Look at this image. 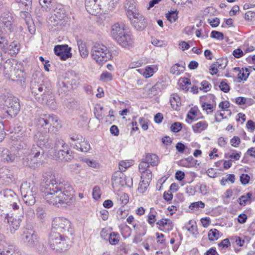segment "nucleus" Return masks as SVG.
<instances>
[{"instance_id":"nucleus-1","label":"nucleus","mask_w":255,"mask_h":255,"mask_svg":"<svg viewBox=\"0 0 255 255\" xmlns=\"http://www.w3.org/2000/svg\"><path fill=\"white\" fill-rule=\"evenodd\" d=\"M58 175L49 170L43 174V183L41 187L44 193V199L49 204L59 207L63 204L68 205L72 198V186L67 183H63L58 180Z\"/></svg>"},{"instance_id":"nucleus-2","label":"nucleus","mask_w":255,"mask_h":255,"mask_svg":"<svg viewBox=\"0 0 255 255\" xmlns=\"http://www.w3.org/2000/svg\"><path fill=\"white\" fill-rule=\"evenodd\" d=\"M34 211L29 209L26 211L25 216H22L23 219H25L26 225L22 230L21 235L22 241L29 247H33L35 241L37 239L36 233L33 230V227L31 221L34 218Z\"/></svg>"},{"instance_id":"nucleus-3","label":"nucleus","mask_w":255,"mask_h":255,"mask_svg":"<svg viewBox=\"0 0 255 255\" xmlns=\"http://www.w3.org/2000/svg\"><path fill=\"white\" fill-rule=\"evenodd\" d=\"M15 48L16 43L13 41L9 45H7L2 49L5 53L9 55V58L6 61L4 65V73L13 81L16 77V60L14 58L16 56Z\"/></svg>"},{"instance_id":"nucleus-4","label":"nucleus","mask_w":255,"mask_h":255,"mask_svg":"<svg viewBox=\"0 0 255 255\" xmlns=\"http://www.w3.org/2000/svg\"><path fill=\"white\" fill-rule=\"evenodd\" d=\"M36 126L55 133L61 127L57 117L54 115L43 114L35 119Z\"/></svg>"},{"instance_id":"nucleus-5","label":"nucleus","mask_w":255,"mask_h":255,"mask_svg":"<svg viewBox=\"0 0 255 255\" xmlns=\"http://www.w3.org/2000/svg\"><path fill=\"white\" fill-rule=\"evenodd\" d=\"M79 78L73 71L65 73L64 80L58 83V92L59 95L66 94L70 89L76 88L79 85Z\"/></svg>"},{"instance_id":"nucleus-6","label":"nucleus","mask_w":255,"mask_h":255,"mask_svg":"<svg viewBox=\"0 0 255 255\" xmlns=\"http://www.w3.org/2000/svg\"><path fill=\"white\" fill-rule=\"evenodd\" d=\"M23 150L20 151H17V154H18L19 158L23 154L24 157L22 158V164L24 166H28L30 168H35L40 165V162L38 161V157L41 155V149L38 147H32L30 152L27 149V153H23Z\"/></svg>"},{"instance_id":"nucleus-7","label":"nucleus","mask_w":255,"mask_h":255,"mask_svg":"<svg viewBox=\"0 0 255 255\" xmlns=\"http://www.w3.org/2000/svg\"><path fill=\"white\" fill-rule=\"evenodd\" d=\"M92 58L99 65H103L110 60L112 55L108 47L101 43H95L91 50Z\"/></svg>"},{"instance_id":"nucleus-8","label":"nucleus","mask_w":255,"mask_h":255,"mask_svg":"<svg viewBox=\"0 0 255 255\" xmlns=\"http://www.w3.org/2000/svg\"><path fill=\"white\" fill-rule=\"evenodd\" d=\"M50 248L56 252H64L70 248L69 239L60 233H50L49 236Z\"/></svg>"},{"instance_id":"nucleus-9","label":"nucleus","mask_w":255,"mask_h":255,"mask_svg":"<svg viewBox=\"0 0 255 255\" xmlns=\"http://www.w3.org/2000/svg\"><path fill=\"white\" fill-rule=\"evenodd\" d=\"M13 22V18L9 12L4 13L0 16V48L1 49L7 45V40L3 35L2 29L5 31H11Z\"/></svg>"},{"instance_id":"nucleus-10","label":"nucleus","mask_w":255,"mask_h":255,"mask_svg":"<svg viewBox=\"0 0 255 255\" xmlns=\"http://www.w3.org/2000/svg\"><path fill=\"white\" fill-rule=\"evenodd\" d=\"M20 192L25 203L29 206L35 203V195L37 192V188L33 183L23 182L20 186Z\"/></svg>"},{"instance_id":"nucleus-11","label":"nucleus","mask_w":255,"mask_h":255,"mask_svg":"<svg viewBox=\"0 0 255 255\" xmlns=\"http://www.w3.org/2000/svg\"><path fill=\"white\" fill-rule=\"evenodd\" d=\"M30 88L31 92L35 96H40L44 100L47 95H50L51 93L50 87L48 86L47 83L41 80L39 78L37 80L34 79L31 82ZM36 99L40 100L39 97H36Z\"/></svg>"},{"instance_id":"nucleus-12","label":"nucleus","mask_w":255,"mask_h":255,"mask_svg":"<svg viewBox=\"0 0 255 255\" xmlns=\"http://www.w3.org/2000/svg\"><path fill=\"white\" fill-rule=\"evenodd\" d=\"M69 232L70 234L73 233L71 228V223L67 219L63 217H55L52 221V228L50 233H64Z\"/></svg>"},{"instance_id":"nucleus-13","label":"nucleus","mask_w":255,"mask_h":255,"mask_svg":"<svg viewBox=\"0 0 255 255\" xmlns=\"http://www.w3.org/2000/svg\"><path fill=\"white\" fill-rule=\"evenodd\" d=\"M17 151H20V150H23L22 153H27L28 134L26 129L21 126L17 127Z\"/></svg>"},{"instance_id":"nucleus-14","label":"nucleus","mask_w":255,"mask_h":255,"mask_svg":"<svg viewBox=\"0 0 255 255\" xmlns=\"http://www.w3.org/2000/svg\"><path fill=\"white\" fill-rule=\"evenodd\" d=\"M18 6L23 9L20 12V16L23 19L26 24H31L32 19L31 18L29 11L31 8L32 0H17Z\"/></svg>"},{"instance_id":"nucleus-15","label":"nucleus","mask_w":255,"mask_h":255,"mask_svg":"<svg viewBox=\"0 0 255 255\" xmlns=\"http://www.w3.org/2000/svg\"><path fill=\"white\" fill-rule=\"evenodd\" d=\"M128 18L132 25L137 30L141 31L143 30L147 25L146 19L138 12Z\"/></svg>"},{"instance_id":"nucleus-16","label":"nucleus","mask_w":255,"mask_h":255,"mask_svg":"<svg viewBox=\"0 0 255 255\" xmlns=\"http://www.w3.org/2000/svg\"><path fill=\"white\" fill-rule=\"evenodd\" d=\"M71 48L68 45H57L54 48V52L55 55L59 57L62 60L65 61L72 56Z\"/></svg>"},{"instance_id":"nucleus-17","label":"nucleus","mask_w":255,"mask_h":255,"mask_svg":"<svg viewBox=\"0 0 255 255\" xmlns=\"http://www.w3.org/2000/svg\"><path fill=\"white\" fill-rule=\"evenodd\" d=\"M35 141L36 142V146L34 145L33 147H38L40 148L41 151H42V147H50L51 144L48 142L49 136L46 134H43L40 132H38L35 134L34 137ZM43 153V151H42Z\"/></svg>"},{"instance_id":"nucleus-18","label":"nucleus","mask_w":255,"mask_h":255,"mask_svg":"<svg viewBox=\"0 0 255 255\" xmlns=\"http://www.w3.org/2000/svg\"><path fill=\"white\" fill-rule=\"evenodd\" d=\"M125 174L122 171H117L113 175L112 183L113 188L125 186Z\"/></svg>"},{"instance_id":"nucleus-19","label":"nucleus","mask_w":255,"mask_h":255,"mask_svg":"<svg viewBox=\"0 0 255 255\" xmlns=\"http://www.w3.org/2000/svg\"><path fill=\"white\" fill-rule=\"evenodd\" d=\"M126 26L124 23H117L114 24L112 27L111 36L112 38L116 40L120 36L125 34L127 30Z\"/></svg>"},{"instance_id":"nucleus-20","label":"nucleus","mask_w":255,"mask_h":255,"mask_svg":"<svg viewBox=\"0 0 255 255\" xmlns=\"http://www.w3.org/2000/svg\"><path fill=\"white\" fill-rule=\"evenodd\" d=\"M122 47H126L132 44L133 41L130 34H129L127 30L121 36L117 38L115 40Z\"/></svg>"},{"instance_id":"nucleus-21","label":"nucleus","mask_w":255,"mask_h":255,"mask_svg":"<svg viewBox=\"0 0 255 255\" xmlns=\"http://www.w3.org/2000/svg\"><path fill=\"white\" fill-rule=\"evenodd\" d=\"M16 101L8 97L5 101V105L7 107V113L11 118L16 117Z\"/></svg>"},{"instance_id":"nucleus-22","label":"nucleus","mask_w":255,"mask_h":255,"mask_svg":"<svg viewBox=\"0 0 255 255\" xmlns=\"http://www.w3.org/2000/svg\"><path fill=\"white\" fill-rule=\"evenodd\" d=\"M125 6L128 18L137 13L134 0H126Z\"/></svg>"},{"instance_id":"nucleus-23","label":"nucleus","mask_w":255,"mask_h":255,"mask_svg":"<svg viewBox=\"0 0 255 255\" xmlns=\"http://www.w3.org/2000/svg\"><path fill=\"white\" fill-rule=\"evenodd\" d=\"M53 13L57 20H62L67 16L66 11L62 5H58L54 10Z\"/></svg>"},{"instance_id":"nucleus-24","label":"nucleus","mask_w":255,"mask_h":255,"mask_svg":"<svg viewBox=\"0 0 255 255\" xmlns=\"http://www.w3.org/2000/svg\"><path fill=\"white\" fill-rule=\"evenodd\" d=\"M170 103L172 109L176 111L180 109L181 102L179 97L176 94H173L170 97Z\"/></svg>"},{"instance_id":"nucleus-25","label":"nucleus","mask_w":255,"mask_h":255,"mask_svg":"<svg viewBox=\"0 0 255 255\" xmlns=\"http://www.w3.org/2000/svg\"><path fill=\"white\" fill-rule=\"evenodd\" d=\"M144 160L152 166H157L159 163L158 157L153 153L146 154Z\"/></svg>"},{"instance_id":"nucleus-26","label":"nucleus","mask_w":255,"mask_h":255,"mask_svg":"<svg viewBox=\"0 0 255 255\" xmlns=\"http://www.w3.org/2000/svg\"><path fill=\"white\" fill-rule=\"evenodd\" d=\"M77 44L81 56L83 58L87 57L88 55L89 51L87 48L85 43L81 40H79L77 41Z\"/></svg>"},{"instance_id":"nucleus-27","label":"nucleus","mask_w":255,"mask_h":255,"mask_svg":"<svg viewBox=\"0 0 255 255\" xmlns=\"http://www.w3.org/2000/svg\"><path fill=\"white\" fill-rule=\"evenodd\" d=\"M163 82H157L153 86H152L148 91V95L150 97L156 95L158 94V90L163 89Z\"/></svg>"},{"instance_id":"nucleus-28","label":"nucleus","mask_w":255,"mask_h":255,"mask_svg":"<svg viewBox=\"0 0 255 255\" xmlns=\"http://www.w3.org/2000/svg\"><path fill=\"white\" fill-rule=\"evenodd\" d=\"M184 228L193 235L197 233V227L194 221L190 220L185 226Z\"/></svg>"},{"instance_id":"nucleus-29","label":"nucleus","mask_w":255,"mask_h":255,"mask_svg":"<svg viewBox=\"0 0 255 255\" xmlns=\"http://www.w3.org/2000/svg\"><path fill=\"white\" fill-rule=\"evenodd\" d=\"M74 147L80 151L85 152L89 151L91 148L89 142L84 140L83 141L82 140L78 145H75Z\"/></svg>"},{"instance_id":"nucleus-30","label":"nucleus","mask_w":255,"mask_h":255,"mask_svg":"<svg viewBox=\"0 0 255 255\" xmlns=\"http://www.w3.org/2000/svg\"><path fill=\"white\" fill-rule=\"evenodd\" d=\"M208 124L205 121H201L192 126L193 130L195 132H200L206 129Z\"/></svg>"},{"instance_id":"nucleus-31","label":"nucleus","mask_w":255,"mask_h":255,"mask_svg":"<svg viewBox=\"0 0 255 255\" xmlns=\"http://www.w3.org/2000/svg\"><path fill=\"white\" fill-rule=\"evenodd\" d=\"M120 235L117 232H113L111 233L109 237V241L111 245L118 244L120 241Z\"/></svg>"},{"instance_id":"nucleus-32","label":"nucleus","mask_w":255,"mask_h":255,"mask_svg":"<svg viewBox=\"0 0 255 255\" xmlns=\"http://www.w3.org/2000/svg\"><path fill=\"white\" fill-rule=\"evenodd\" d=\"M219 237V231L216 229H211L208 233V238L210 241L217 240Z\"/></svg>"},{"instance_id":"nucleus-33","label":"nucleus","mask_w":255,"mask_h":255,"mask_svg":"<svg viewBox=\"0 0 255 255\" xmlns=\"http://www.w3.org/2000/svg\"><path fill=\"white\" fill-rule=\"evenodd\" d=\"M2 158L7 162H13L15 158L14 154L11 153L8 150L3 151Z\"/></svg>"},{"instance_id":"nucleus-34","label":"nucleus","mask_w":255,"mask_h":255,"mask_svg":"<svg viewBox=\"0 0 255 255\" xmlns=\"http://www.w3.org/2000/svg\"><path fill=\"white\" fill-rule=\"evenodd\" d=\"M149 183L148 181L141 179L137 189L138 192L141 193H144L148 187Z\"/></svg>"},{"instance_id":"nucleus-35","label":"nucleus","mask_w":255,"mask_h":255,"mask_svg":"<svg viewBox=\"0 0 255 255\" xmlns=\"http://www.w3.org/2000/svg\"><path fill=\"white\" fill-rule=\"evenodd\" d=\"M205 204L201 201L193 202L191 203L189 206V208L191 210H198L200 208H204Z\"/></svg>"},{"instance_id":"nucleus-36","label":"nucleus","mask_w":255,"mask_h":255,"mask_svg":"<svg viewBox=\"0 0 255 255\" xmlns=\"http://www.w3.org/2000/svg\"><path fill=\"white\" fill-rule=\"evenodd\" d=\"M166 17L171 23L175 22L178 18L176 10L171 11L166 14Z\"/></svg>"},{"instance_id":"nucleus-37","label":"nucleus","mask_w":255,"mask_h":255,"mask_svg":"<svg viewBox=\"0 0 255 255\" xmlns=\"http://www.w3.org/2000/svg\"><path fill=\"white\" fill-rule=\"evenodd\" d=\"M141 179H143L150 182L152 174L150 170L141 171Z\"/></svg>"},{"instance_id":"nucleus-38","label":"nucleus","mask_w":255,"mask_h":255,"mask_svg":"<svg viewBox=\"0 0 255 255\" xmlns=\"http://www.w3.org/2000/svg\"><path fill=\"white\" fill-rule=\"evenodd\" d=\"M154 73V69L152 66H147L146 67L143 73V76L146 78L151 77Z\"/></svg>"},{"instance_id":"nucleus-39","label":"nucleus","mask_w":255,"mask_h":255,"mask_svg":"<svg viewBox=\"0 0 255 255\" xmlns=\"http://www.w3.org/2000/svg\"><path fill=\"white\" fill-rule=\"evenodd\" d=\"M196 115V110L193 108H191L187 115V119H186V122L189 124H191V122H190L188 120H194L195 119V116Z\"/></svg>"},{"instance_id":"nucleus-40","label":"nucleus","mask_w":255,"mask_h":255,"mask_svg":"<svg viewBox=\"0 0 255 255\" xmlns=\"http://www.w3.org/2000/svg\"><path fill=\"white\" fill-rule=\"evenodd\" d=\"M112 79V75L108 72H104L100 76V80L105 82H109Z\"/></svg>"},{"instance_id":"nucleus-41","label":"nucleus","mask_w":255,"mask_h":255,"mask_svg":"<svg viewBox=\"0 0 255 255\" xmlns=\"http://www.w3.org/2000/svg\"><path fill=\"white\" fill-rule=\"evenodd\" d=\"M65 106L68 109H74L77 105L76 101L73 98H70L65 101Z\"/></svg>"},{"instance_id":"nucleus-42","label":"nucleus","mask_w":255,"mask_h":255,"mask_svg":"<svg viewBox=\"0 0 255 255\" xmlns=\"http://www.w3.org/2000/svg\"><path fill=\"white\" fill-rule=\"evenodd\" d=\"M119 200L123 206L126 205L129 201V197L127 194L122 193L119 195Z\"/></svg>"},{"instance_id":"nucleus-43","label":"nucleus","mask_w":255,"mask_h":255,"mask_svg":"<svg viewBox=\"0 0 255 255\" xmlns=\"http://www.w3.org/2000/svg\"><path fill=\"white\" fill-rule=\"evenodd\" d=\"M81 167L78 163L70 164L67 165L68 170L71 172L79 173L80 171L79 168Z\"/></svg>"},{"instance_id":"nucleus-44","label":"nucleus","mask_w":255,"mask_h":255,"mask_svg":"<svg viewBox=\"0 0 255 255\" xmlns=\"http://www.w3.org/2000/svg\"><path fill=\"white\" fill-rule=\"evenodd\" d=\"M182 124L179 122H175L170 127L171 130L173 132H178L182 128Z\"/></svg>"},{"instance_id":"nucleus-45","label":"nucleus","mask_w":255,"mask_h":255,"mask_svg":"<svg viewBox=\"0 0 255 255\" xmlns=\"http://www.w3.org/2000/svg\"><path fill=\"white\" fill-rule=\"evenodd\" d=\"M201 87L200 88L201 90H203L205 92L209 91L211 88V85L206 80H204L201 83Z\"/></svg>"},{"instance_id":"nucleus-46","label":"nucleus","mask_w":255,"mask_h":255,"mask_svg":"<svg viewBox=\"0 0 255 255\" xmlns=\"http://www.w3.org/2000/svg\"><path fill=\"white\" fill-rule=\"evenodd\" d=\"M215 107V105L214 106L212 104L207 103H203L202 104V107L204 110H206L207 111L208 114L213 112Z\"/></svg>"},{"instance_id":"nucleus-47","label":"nucleus","mask_w":255,"mask_h":255,"mask_svg":"<svg viewBox=\"0 0 255 255\" xmlns=\"http://www.w3.org/2000/svg\"><path fill=\"white\" fill-rule=\"evenodd\" d=\"M226 81V80H225L224 81H222V82H221L219 87L220 89L222 91H223L225 93H227L230 91V86H229V85L227 83V82Z\"/></svg>"},{"instance_id":"nucleus-48","label":"nucleus","mask_w":255,"mask_h":255,"mask_svg":"<svg viewBox=\"0 0 255 255\" xmlns=\"http://www.w3.org/2000/svg\"><path fill=\"white\" fill-rule=\"evenodd\" d=\"M211 37L218 40H223L224 39V34L222 32L213 30L211 32Z\"/></svg>"},{"instance_id":"nucleus-49","label":"nucleus","mask_w":255,"mask_h":255,"mask_svg":"<svg viewBox=\"0 0 255 255\" xmlns=\"http://www.w3.org/2000/svg\"><path fill=\"white\" fill-rule=\"evenodd\" d=\"M83 161L86 163L89 166H90L92 168H96L99 167V164L94 160L90 159H83Z\"/></svg>"},{"instance_id":"nucleus-50","label":"nucleus","mask_w":255,"mask_h":255,"mask_svg":"<svg viewBox=\"0 0 255 255\" xmlns=\"http://www.w3.org/2000/svg\"><path fill=\"white\" fill-rule=\"evenodd\" d=\"M240 179L242 184L246 185L249 183L250 177L248 174L243 173L241 175Z\"/></svg>"},{"instance_id":"nucleus-51","label":"nucleus","mask_w":255,"mask_h":255,"mask_svg":"<svg viewBox=\"0 0 255 255\" xmlns=\"http://www.w3.org/2000/svg\"><path fill=\"white\" fill-rule=\"evenodd\" d=\"M248 156H250L254 158H255V147H252L248 149L245 154L242 161H244V160H245L246 157Z\"/></svg>"},{"instance_id":"nucleus-52","label":"nucleus","mask_w":255,"mask_h":255,"mask_svg":"<svg viewBox=\"0 0 255 255\" xmlns=\"http://www.w3.org/2000/svg\"><path fill=\"white\" fill-rule=\"evenodd\" d=\"M57 17H55V15L53 14L48 19V22L50 25L53 26L58 25L61 20H57Z\"/></svg>"},{"instance_id":"nucleus-53","label":"nucleus","mask_w":255,"mask_h":255,"mask_svg":"<svg viewBox=\"0 0 255 255\" xmlns=\"http://www.w3.org/2000/svg\"><path fill=\"white\" fill-rule=\"evenodd\" d=\"M103 108L102 107H100L99 109L95 108V109L94 114L96 118L99 120H102L103 118Z\"/></svg>"},{"instance_id":"nucleus-54","label":"nucleus","mask_w":255,"mask_h":255,"mask_svg":"<svg viewBox=\"0 0 255 255\" xmlns=\"http://www.w3.org/2000/svg\"><path fill=\"white\" fill-rule=\"evenodd\" d=\"M149 167V164L144 159L143 161H141L139 163V166H138L139 170L140 172H141V171L149 170V169H148V168Z\"/></svg>"},{"instance_id":"nucleus-55","label":"nucleus","mask_w":255,"mask_h":255,"mask_svg":"<svg viewBox=\"0 0 255 255\" xmlns=\"http://www.w3.org/2000/svg\"><path fill=\"white\" fill-rule=\"evenodd\" d=\"M138 122L143 130H146L148 129V121L146 119L142 117L140 118L138 120Z\"/></svg>"},{"instance_id":"nucleus-56","label":"nucleus","mask_w":255,"mask_h":255,"mask_svg":"<svg viewBox=\"0 0 255 255\" xmlns=\"http://www.w3.org/2000/svg\"><path fill=\"white\" fill-rule=\"evenodd\" d=\"M190 81L188 78H185L182 80V82L180 83L181 88L185 91H188L189 88L188 85H190Z\"/></svg>"},{"instance_id":"nucleus-57","label":"nucleus","mask_w":255,"mask_h":255,"mask_svg":"<svg viewBox=\"0 0 255 255\" xmlns=\"http://www.w3.org/2000/svg\"><path fill=\"white\" fill-rule=\"evenodd\" d=\"M70 137L73 141H77L78 143L82 142L84 139V138L81 135L77 134H71L70 135Z\"/></svg>"},{"instance_id":"nucleus-58","label":"nucleus","mask_w":255,"mask_h":255,"mask_svg":"<svg viewBox=\"0 0 255 255\" xmlns=\"http://www.w3.org/2000/svg\"><path fill=\"white\" fill-rule=\"evenodd\" d=\"M5 133L4 131V125L2 120L0 117V142H1L4 138Z\"/></svg>"},{"instance_id":"nucleus-59","label":"nucleus","mask_w":255,"mask_h":255,"mask_svg":"<svg viewBox=\"0 0 255 255\" xmlns=\"http://www.w3.org/2000/svg\"><path fill=\"white\" fill-rule=\"evenodd\" d=\"M93 197L95 199H98L101 197L100 189L98 186H95L93 189Z\"/></svg>"},{"instance_id":"nucleus-60","label":"nucleus","mask_w":255,"mask_h":255,"mask_svg":"<svg viewBox=\"0 0 255 255\" xmlns=\"http://www.w3.org/2000/svg\"><path fill=\"white\" fill-rule=\"evenodd\" d=\"M97 0H85V7L87 11H89L91 7L96 4Z\"/></svg>"},{"instance_id":"nucleus-61","label":"nucleus","mask_w":255,"mask_h":255,"mask_svg":"<svg viewBox=\"0 0 255 255\" xmlns=\"http://www.w3.org/2000/svg\"><path fill=\"white\" fill-rule=\"evenodd\" d=\"M173 228V225L172 222L170 220H168V221L166 223V226H165L164 228H161L160 230L164 232H168L172 230Z\"/></svg>"},{"instance_id":"nucleus-62","label":"nucleus","mask_w":255,"mask_h":255,"mask_svg":"<svg viewBox=\"0 0 255 255\" xmlns=\"http://www.w3.org/2000/svg\"><path fill=\"white\" fill-rule=\"evenodd\" d=\"M244 18L248 20H252L255 19V12L252 11H248L245 14Z\"/></svg>"},{"instance_id":"nucleus-63","label":"nucleus","mask_w":255,"mask_h":255,"mask_svg":"<svg viewBox=\"0 0 255 255\" xmlns=\"http://www.w3.org/2000/svg\"><path fill=\"white\" fill-rule=\"evenodd\" d=\"M170 72L176 75H179L182 73L179 70V68L177 67V64H175L171 67Z\"/></svg>"},{"instance_id":"nucleus-64","label":"nucleus","mask_w":255,"mask_h":255,"mask_svg":"<svg viewBox=\"0 0 255 255\" xmlns=\"http://www.w3.org/2000/svg\"><path fill=\"white\" fill-rule=\"evenodd\" d=\"M240 142V139L238 136H235L231 139V144L234 147H238Z\"/></svg>"}]
</instances>
